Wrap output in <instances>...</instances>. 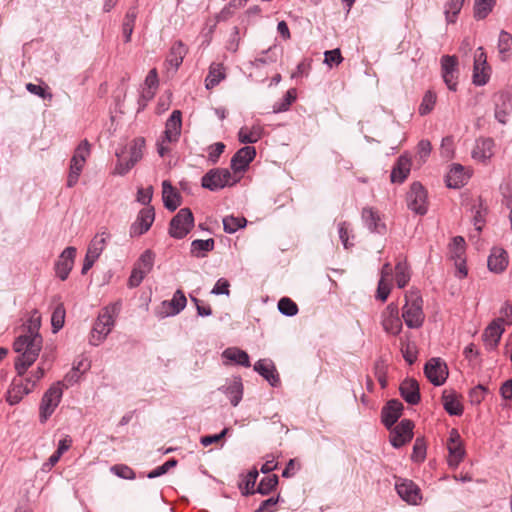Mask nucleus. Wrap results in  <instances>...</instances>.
<instances>
[{
	"label": "nucleus",
	"instance_id": "nucleus-1",
	"mask_svg": "<svg viewBox=\"0 0 512 512\" xmlns=\"http://www.w3.org/2000/svg\"><path fill=\"white\" fill-rule=\"evenodd\" d=\"M41 335L21 333L13 343V349L18 354L14 366L17 374L23 376L27 369L36 361L42 349Z\"/></svg>",
	"mask_w": 512,
	"mask_h": 512
},
{
	"label": "nucleus",
	"instance_id": "nucleus-2",
	"mask_svg": "<svg viewBox=\"0 0 512 512\" xmlns=\"http://www.w3.org/2000/svg\"><path fill=\"white\" fill-rule=\"evenodd\" d=\"M48 368L49 365L47 364L45 355H43L39 366L29 377L23 378V376L17 374V377L13 379L11 387L7 392L6 399L9 404L15 405L19 403L25 395L29 394L36 383L43 378Z\"/></svg>",
	"mask_w": 512,
	"mask_h": 512
},
{
	"label": "nucleus",
	"instance_id": "nucleus-3",
	"mask_svg": "<svg viewBox=\"0 0 512 512\" xmlns=\"http://www.w3.org/2000/svg\"><path fill=\"white\" fill-rule=\"evenodd\" d=\"M117 313L118 307L115 304L100 311L90 332L89 343L91 345L98 346L106 339L115 324Z\"/></svg>",
	"mask_w": 512,
	"mask_h": 512
},
{
	"label": "nucleus",
	"instance_id": "nucleus-4",
	"mask_svg": "<svg viewBox=\"0 0 512 512\" xmlns=\"http://www.w3.org/2000/svg\"><path fill=\"white\" fill-rule=\"evenodd\" d=\"M406 303L402 308V318L408 328L416 329L423 325L425 315L422 309L423 300L418 291L405 295Z\"/></svg>",
	"mask_w": 512,
	"mask_h": 512
},
{
	"label": "nucleus",
	"instance_id": "nucleus-5",
	"mask_svg": "<svg viewBox=\"0 0 512 512\" xmlns=\"http://www.w3.org/2000/svg\"><path fill=\"white\" fill-rule=\"evenodd\" d=\"M145 139L143 137H137L133 139L129 145V159L125 160L123 157L124 151L116 152L118 162L116 164L114 173L118 175L127 174L135 165L138 163L144 153Z\"/></svg>",
	"mask_w": 512,
	"mask_h": 512
},
{
	"label": "nucleus",
	"instance_id": "nucleus-6",
	"mask_svg": "<svg viewBox=\"0 0 512 512\" xmlns=\"http://www.w3.org/2000/svg\"><path fill=\"white\" fill-rule=\"evenodd\" d=\"M90 154V144L87 140L81 141L74 151L70 162V170L67 178V186L73 187L78 182L87 157Z\"/></svg>",
	"mask_w": 512,
	"mask_h": 512
},
{
	"label": "nucleus",
	"instance_id": "nucleus-7",
	"mask_svg": "<svg viewBox=\"0 0 512 512\" xmlns=\"http://www.w3.org/2000/svg\"><path fill=\"white\" fill-rule=\"evenodd\" d=\"M90 154V144L87 140L81 141L74 151L70 162V170L67 178V186L73 187L78 182L87 157Z\"/></svg>",
	"mask_w": 512,
	"mask_h": 512
},
{
	"label": "nucleus",
	"instance_id": "nucleus-8",
	"mask_svg": "<svg viewBox=\"0 0 512 512\" xmlns=\"http://www.w3.org/2000/svg\"><path fill=\"white\" fill-rule=\"evenodd\" d=\"M194 226V217L189 208H182L172 218L169 225V234L176 239L184 238Z\"/></svg>",
	"mask_w": 512,
	"mask_h": 512
},
{
	"label": "nucleus",
	"instance_id": "nucleus-9",
	"mask_svg": "<svg viewBox=\"0 0 512 512\" xmlns=\"http://www.w3.org/2000/svg\"><path fill=\"white\" fill-rule=\"evenodd\" d=\"M238 180L233 179L228 169H211L202 177V187L211 191H217L225 186L234 185Z\"/></svg>",
	"mask_w": 512,
	"mask_h": 512
},
{
	"label": "nucleus",
	"instance_id": "nucleus-10",
	"mask_svg": "<svg viewBox=\"0 0 512 512\" xmlns=\"http://www.w3.org/2000/svg\"><path fill=\"white\" fill-rule=\"evenodd\" d=\"M62 387L60 382L53 384L43 395L40 404V415L39 419L41 423H44L53 414L56 407L59 405L62 398Z\"/></svg>",
	"mask_w": 512,
	"mask_h": 512
},
{
	"label": "nucleus",
	"instance_id": "nucleus-11",
	"mask_svg": "<svg viewBox=\"0 0 512 512\" xmlns=\"http://www.w3.org/2000/svg\"><path fill=\"white\" fill-rule=\"evenodd\" d=\"M155 260V254L151 250H145L136 262L129 277V286L137 287L144 277L152 270Z\"/></svg>",
	"mask_w": 512,
	"mask_h": 512
},
{
	"label": "nucleus",
	"instance_id": "nucleus-12",
	"mask_svg": "<svg viewBox=\"0 0 512 512\" xmlns=\"http://www.w3.org/2000/svg\"><path fill=\"white\" fill-rule=\"evenodd\" d=\"M407 206L410 210L419 215L427 212V194L419 182H414L407 193Z\"/></svg>",
	"mask_w": 512,
	"mask_h": 512
},
{
	"label": "nucleus",
	"instance_id": "nucleus-13",
	"mask_svg": "<svg viewBox=\"0 0 512 512\" xmlns=\"http://www.w3.org/2000/svg\"><path fill=\"white\" fill-rule=\"evenodd\" d=\"M441 75L444 83L451 91L457 90L458 59L456 56L444 55L441 57Z\"/></svg>",
	"mask_w": 512,
	"mask_h": 512
},
{
	"label": "nucleus",
	"instance_id": "nucleus-14",
	"mask_svg": "<svg viewBox=\"0 0 512 512\" xmlns=\"http://www.w3.org/2000/svg\"><path fill=\"white\" fill-rule=\"evenodd\" d=\"M424 374L433 385L440 386L448 377V368L440 358H431L424 366Z\"/></svg>",
	"mask_w": 512,
	"mask_h": 512
},
{
	"label": "nucleus",
	"instance_id": "nucleus-15",
	"mask_svg": "<svg viewBox=\"0 0 512 512\" xmlns=\"http://www.w3.org/2000/svg\"><path fill=\"white\" fill-rule=\"evenodd\" d=\"M383 330L391 335H398L402 330V321L399 317L398 306L390 303L381 313Z\"/></svg>",
	"mask_w": 512,
	"mask_h": 512
},
{
	"label": "nucleus",
	"instance_id": "nucleus-16",
	"mask_svg": "<svg viewBox=\"0 0 512 512\" xmlns=\"http://www.w3.org/2000/svg\"><path fill=\"white\" fill-rule=\"evenodd\" d=\"M490 78V67L487 56L482 47H479L474 56L473 83L477 86L485 85Z\"/></svg>",
	"mask_w": 512,
	"mask_h": 512
},
{
	"label": "nucleus",
	"instance_id": "nucleus-17",
	"mask_svg": "<svg viewBox=\"0 0 512 512\" xmlns=\"http://www.w3.org/2000/svg\"><path fill=\"white\" fill-rule=\"evenodd\" d=\"M395 489L398 495L408 504L417 505L421 500L419 487L411 480L397 479Z\"/></svg>",
	"mask_w": 512,
	"mask_h": 512
},
{
	"label": "nucleus",
	"instance_id": "nucleus-18",
	"mask_svg": "<svg viewBox=\"0 0 512 512\" xmlns=\"http://www.w3.org/2000/svg\"><path fill=\"white\" fill-rule=\"evenodd\" d=\"M414 423L411 420L403 419L391 431L390 443L395 448H400L413 437Z\"/></svg>",
	"mask_w": 512,
	"mask_h": 512
},
{
	"label": "nucleus",
	"instance_id": "nucleus-19",
	"mask_svg": "<svg viewBox=\"0 0 512 512\" xmlns=\"http://www.w3.org/2000/svg\"><path fill=\"white\" fill-rule=\"evenodd\" d=\"M76 252L75 247L69 246L65 248L55 263L56 274L63 281L68 278L73 268Z\"/></svg>",
	"mask_w": 512,
	"mask_h": 512
},
{
	"label": "nucleus",
	"instance_id": "nucleus-20",
	"mask_svg": "<svg viewBox=\"0 0 512 512\" xmlns=\"http://www.w3.org/2000/svg\"><path fill=\"white\" fill-rule=\"evenodd\" d=\"M155 219V211L154 208L149 206L140 210L136 221L132 224L130 228V235L140 236L146 233L150 227L152 226Z\"/></svg>",
	"mask_w": 512,
	"mask_h": 512
},
{
	"label": "nucleus",
	"instance_id": "nucleus-21",
	"mask_svg": "<svg viewBox=\"0 0 512 512\" xmlns=\"http://www.w3.org/2000/svg\"><path fill=\"white\" fill-rule=\"evenodd\" d=\"M255 156L256 150L252 146H245L239 149L231 159V169L234 173L246 171Z\"/></svg>",
	"mask_w": 512,
	"mask_h": 512
},
{
	"label": "nucleus",
	"instance_id": "nucleus-22",
	"mask_svg": "<svg viewBox=\"0 0 512 512\" xmlns=\"http://www.w3.org/2000/svg\"><path fill=\"white\" fill-rule=\"evenodd\" d=\"M447 448L449 451V464L451 466H457L462 461L465 451L460 434L456 429L450 431Z\"/></svg>",
	"mask_w": 512,
	"mask_h": 512
},
{
	"label": "nucleus",
	"instance_id": "nucleus-23",
	"mask_svg": "<svg viewBox=\"0 0 512 512\" xmlns=\"http://www.w3.org/2000/svg\"><path fill=\"white\" fill-rule=\"evenodd\" d=\"M504 331L503 319H495L485 328L482 339L489 350L498 346Z\"/></svg>",
	"mask_w": 512,
	"mask_h": 512
},
{
	"label": "nucleus",
	"instance_id": "nucleus-24",
	"mask_svg": "<svg viewBox=\"0 0 512 512\" xmlns=\"http://www.w3.org/2000/svg\"><path fill=\"white\" fill-rule=\"evenodd\" d=\"M403 404L397 400L392 399L383 407L381 418L383 424L390 429L400 418L403 411Z\"/></svg>",
	"mask_w": 512,
	"mask_h": 512
},
{
	"label": "nucleus",
	"instance_id": "nucleus-25",
	"mask_svg": "<svg viewBox=\"0 0 512 512\" xmlns=\"http://www.w3.org/2000/svg\"><path fill=\"white\" fill-rule=\"evenodd\" d=\"M182 127V113L180 110H174L166 121L164 139L167 142L178 140Z\"/></svg>",
	"mask_w": 512,
	"mask_h": 512
},
{
	"label": "nucleus",
	"instance_id": "nucleus-26",
	"mask_svg": "<svg viewBox=\"0 0 512 512\" xmlns=\"http://www.w3.org/2000/svg\"><path fill=\"white\" fill-rule=\"evenodd\" d=\"M400 394L410 405H416L420 402L419 384L415 379L407 378L400 384Z\"/></svg>",
	"mask_w": 512,
	"mask_h": 512
},
{
	"label": "nucleus",
	"instance_id": "nucleus-27",
	"mask_svg": "<svg viewBox=\"0 0 512 512\" xmlns=\"http://www.w3.org/2000/svg\"><path fill=\"white\" fill-rule=\"evenodd\" d=\"M254 370L265 378L271 386L276 387L279 385L280 378L272 361L267 359L258 360L254 364Z\"/></svg>",
	"mask_w": 512,
	"mask_h": 512
},
{
	"label": "nucleus",
	"instance_id": "nucleus-28",
	"mask_svg": "<svg viewBox=\"0 0 512 512\" xmlns=\"http://www.w3.org/2000/svg\"><path fill=\"white\" fill-rule=\"evenodd\" d=\"M512 111V95L508 92H502L497 96L495 102V118L501 124L507 122V116Z\"/></svg>",
	"mask_w": 512,
	"mask_h": 512
},
{
	"label": "nucleus",
	"instance_id": "nucleus-29",
	"mask_svg": "<svg viewBox=\"0 0 512 512\" xmlns=\"http://www.w3.org/2000/svg\"><path fill=\"white\" fill-rule=\"evenodd\" d=\"M162 199L169 211H175L181 205L180 194L168 180L162 182Z\"/></svg>",
	"mask_w": 512,
	"mask_h": 512
},
{
	"label": "nucleus",
	"instance_id": "nucleus-30",
	"mask_svg": "<svg viewBox=\"0 0 512 512\" xmlns=\"http://www.w3.org/2000/svg\"><path fill=\"white\" fill-rule=\"evenodd\" d=\"M187 53V46L181 40H177L172 44L169 50L166 63L172 67L174 71H177Z\"/></svg>",
	"mask_w": 512,
	"mask_h": 512
},
{
	"label": "nucleus",
	"instance_id": "nucleus-31",
	"mask_svg": "<svg viewBox=\"0 0 512 512\" xmlns=\"http://www.w3.org/2000/svg\"><path fill=\"white\" fill-rule=\"evenodd\" d=\"M362 220L365 226L371 231L378 234H383L386 230L385 224L381 221V218L377 211L372 208H364L362 210Z\"/></svg>",
	"mask_w": 512,
	"mask_h": 512
},
{
	"label": "nucleus",
	"instance_id": "nucleus-32",
	"mask_svg": "<svg viewBox=\"0 0 512 512\" xmlns=\"http://www.w3.org/2000/svg\"><path fill=\"white\" fill-rule=\"evenodd\" d=\"M488 268L495 273L503 272L508 265L507 252L501 248H494L488 257Z\"/></svg>",
	"mask_w": 512,
	"mask_h": 512
},
{
	"label": "nucleus",
	"instance_id": "nucleus-33",
	"mask_svg": "<svg viewBox=\"0 0 512 512\" xmlns=\"http://www.w3.org/2000/svg\"><path fill=\"white\" fill-rule=\"evenodd\" d=\"M411 168V159L406 155L398 158L395 166L392 169L390 178L393 183H402L409 175Z\"/></svg>",
	"mask_w": 512,
	"mask_h": 512
},
{
	"label": "nucleus",
	"instance_id": "nucleus-34",
	"mask_svg": "<svg viewBox=\"0 0 512 512\" xmlns=\"http://www.w3.org/2000/svg\"><path fill=\"white\" fill-rule=\"evenodd\" d=\"M111 235L106 228H102L99 233H97L94 238L91 240L87 253L91 255L92 258H99L102 251L105 249L107 241L110 239Z\"/></svg>",
	"mask_w": 512,
	"mask_h": 512
},
{
	"label": "nucleus",
	"instance_id": "nucleus-35",
	"mask_svg": "<svg viewBox=\"0 0 512 512\" xmlns=\"http://www.w3.org/2000/svg\"><path fill=\"white\" fill-rule=\"evenodd\" d=\"M494 142L490 138L479 139L476 141L475 147L472 150L473 159L485 162L493 155Z\"/></svg>",
	"mask_w": 512,
	"mask_h": 512
},
{
	"label": "nucleus",
	"instance_id": "nucleus-36",
	"mask_svg": "<svg viewBox=\"0 0 512 512\" xmlns=\"http://www.w3.org/2000/svg\"><path fill=\"white\" fill-rule=\"evenodd\" d=\"M186 304L187 299L184 292L181 289L175 291L171 300L162 302V306L164 308H167V315L179 314L186 307Z\"/></svg>",
	"mask_w": 512,
	"mask_h": 512
},
{
	"label": "nucleus",
	"instance_id": "nucleus-37",
	"mask_svg": "<svg viewBox=\"0 0 512 512\" xmlns=\"http://www.w3.org/2000/svg\"><path fill=\"white\" fill-rule=\"evenodd\" d=\"M469 176L460 164H454L446 176L447 186L450 188H460L467 182Z\"/></svg>",
	"mask_w": 512,
	"mask_h": 512
},
{
	"label": "nucleus",
	"instance_id": "nucleus-38",
	"mask_svg": "<svg viewBox=\"0 0 512 512\" xmlns=\"http://www.w3.org/2000/svg\"><path fill=\"white\" fill-rule=\"evenodd\" d=\"M442 402L445 411L449 415L460 416L463 413V406L458 400L454 392L444 391L442 395Z\"/></svg>",
	"mask_w": 512,
	"mask_h": 512
},
{
	"label": "nucleus",
	"instance_id": "nucleus-39",
	"mask_svg": "<svg viewBox=\"0 0 512 512\" xmlns=\"http://www.w3.org/2000/svg\"><path fill=\"white\" fill-rule=\"evenodd\" d=\"M222 357L244 367H250L251 365L248 354L237 347L226 348L222 353Z\"/></svg>",
	"mask_w": 512,
	"mask_h": 512
},
{
	"label": "nucleus",
	"instance_id": "nucleus-40",
	"mask_svg": "<svg viewBox=\"0 0 512 512\" xmlns=\"http://www.w3.org/2000/svg\"><path fill=\"white\" fill-rule=\"evenodd\" d=\"M224 66L220 63H213L209 68V73L205 79L207 89L217 86L225 78Z\"/></svg>",
	"mask_w": 512,
	"mask_h": 512
},
{
	"label": "nucleus",
	"instance_id": "nucleus-41",
	"mask_svg": "<svg viewBox=\"0 0 512 512\" xmlns=\"http://www.w3.org/2000/svg\"><path fill=\"white\" fill-rule=\"evenodd\" d=\"M262 137V128L254 125L251 129L242 127L238 132V140L244 144L256 143Z\"/></svg>",
	"mask_w": 512,
	"mask_h": 512
},
{
	"label": "nucleus",
	"instance_id": "nucleus-42",
	"mask_svg": "<svg viewBox=\"0 0 512 512\" xmlns=\"http://www.w3.org/2000/svg\"><path fill=\"white\" fill-rule=\"evenodd\" d=\"M465 0H447L444 6V14L447 24H454L457 20Z\"/></svg>",
	"mask_w": 512,
	"mask_h": 512
},
{
	"label": "nucleus",
	"instance_id": "nucleus-43",
	"mask_svg": "<svg viewBox=\"0 0 512 512\" xmlns=\"http://www.w3.org/2000/svg\"><path fill=\"white\" fill-rule=\"evenodd\" d=\"M496 0H475L474 18L477 20L485 19L493 10Z\"/></svg>",
	"mask_w": 512,
	"mask_h": 512
},
{
	"label": "nucleus",
	"instance_id": "nucleus-44",
	"mask_svg": "<svg viewBox=\"0 0 512 512\" xmlns=\"http://www.w3.org/2000/svg\"><path fill=\"white\" fill-rule=\"evenodd\" d=\"M214 239L209 238L206 240L196 239L191 243V253L196 257H204L207 252L214 249Z\"/></svg>",
	"mask_w": 512,
	"mask_h": 512
},
{
	"label": "nucleus",
	"instance_id": "nucleus-45",
	"mask_svg": "<svg viewBox=\"0 0 512 512\" xmlns=\"http://www.w3.org/2000/svg\"><path fill=\"white\" fill-rule=\"evenodd\" d=\"M498 49L502 60H506L512 53V35L504 30L499 34Z\"/></svg>",
	"mask_w": 512,
	"mask_h": 512
},
{
	"label": "nucleus",
	"instance_id": "nucleus-46",
	"mask_svg": "<svg viewBox=\"0 0 512 512\" xmlns=\"http://www.w3.org/2000/svg\"><path fill=\"white\" fill-rule=\"evenodd\" d=\"M41 315L37 310H33L27 322L23 325V332L29 335H40Z\"/></svg>",
	"mask_w": 512,
	"mask_h": 512
},
{
	"label": "nucleus",
	"instance_id": "nucleus-47",
	"mask_svg": "<svg viewBox=\"0 0 512 512\" xmlns=\"http://www.w3.org/2000/svg\"><path fill=\"white\" fill-rule=\"evenodd\" d=\"M247 220L244 217L226 216L223 218V229L226 233L233 234L240 228H244Z\"/></svg>",
	"mask_w": 512,
	"mask_h": 512
},
{
	"label": "nucleus",
	"instance_id": "nucleus-48",
	"mask_svg": "<svg viewBox=\"0 0 512 512\" xmlns=\"http://www.w3.org/2000/svg\"><path fill=\"white\" fill-rule=\"evenodd\" d=\"M136 17L137 10L134 7L130 8L125 15L123 21V35L125 38V42H129L131 40V35L133 33Z\"/></svg>",
	"mask_w": 512,
	"mask_h": 512
},
{
	"label": "nucleus",
	"instance_id": "nucleus-49",
	"mask_svg": "<svg viewBox=\"0 0 512 512\" xmlns=\"http://www.w3.org/2000/svg\"><path fill=\"white\" fill-rule=\"evenodd\" d=\"M395 272L397 286L402 289L410 280V272L406 261H399L395 266Z\"/></svg>",
	"mask_w": 512,
	"mask_h": 512
},
{
	"label": "nucleus",
	"instance_id": "nucleus-50",
	"mask_svg": "<svg viewBox=\"0 0 512 512\" xmlns=\"http://www.w3.org/2000/svg\"><path fill=\"white\" fill-rule=\"evenodd\" d=\"M436 99L437 96L435 92L428 90L422 98L421 104L418 109L419 114L421 116L429 114L434 109Z\"/></svg>",
	"mask_w": 512,
	"mask_h": 512
},
{
	"label": "nucleus",
	"instance_id": "nucleus-51",
	"mask_svg": "<svg viewBox=\"0 0 512 512\" xmlns=\"http://www.w3.org/2000/svg\"><path fill=\"white\" fill-rule=\"evenodd\" d=\"M277 485L278 476L275 474L269 475L261 479L256 491L262 495H267L274 490Z\"/></svg>",
	"mask_w": 512,
	"mask_h": 512
},
{
	"label": "nucleus",
	"instance_id": "nucleus-52",
	"mask_svg": "<svg viewBox=\"0 0 512 512\" xmlns=\"http://www.w3.org/2000/svg\"><path fill=\"white\" fill-rule=\"evenodd\" d=\"M226 394L230 400V403L233 406H237L242 399V383L239 381H234L227 387Z\"/></svg>",
	"mask_w": 512,
	"mask_h": 512
},
{
	"label": "nucleus",
	"instance_id": "nucleus-53",
	"mask_svg": "<svg viewBox=\"0 0 512 512\" xmlns=\"http://www.w3.org/2000/svg\"><path fill=\"white\" fill-rule=\"evenodd\" d=\"M278 310L281 314L291 317L298 313V306L290 298L283 297L278 302Z\"/></svg>",
	"mask_w": 512,
	"mask_h": 512
},
{
	"label": "nucleus",
	"instance_id": "nucleus-54",
	"mask_svg": "<svg viewBox=\"0 0 512 512\" xmlns=\"http://www.w3.org/2000/svg\"><path fill=\"white\" fill-rule=\"evenodd\" d=\"M64 321H65V308H64L63 304L60 303L55 307V309L52 313V316H51V324L53 327V331L54 332L59 331L63 327Z\"/></svg>",
	"mask_w": 512,
	"mask_h": 512
},
{
	"label": "nucleus",
	"instance_id": "nucleus-55",
	"mask_svg": "<svg viewBox=\"0 0 512 512\" xmlns=\"http://www.w3.org/2000/svg\"><path fill=\"white\" fill-rule=\"evenodd\" d=\"M296 99V91L295 89H289L284 95L283 99L280 102H277L273 106V112L279 113L287 111L292 104V102Z\"/></svg>",
	"mask_w": 512,
	"mask_h": 512
},
{
	"label": "nucleus",
	"instance_id": "nucleus-56",
	"mask_svg": "<svg viewBox=\"0 0 512 512\" xmlns=\"http://www.w3.org/2000/svg\"><path fill=\"white\" fill-rule=\"evenodd\" d=\"M257 477H258L257 470L250 471L246 475L245 481H244V486H242V484H240V489H241L243 495L247 496V495H251V494L255 493L254 486H255Z\"/></svg>",
	"mask_w": 512,
	"mask_h": 512
},
{
	"label": "nucleus",
	"instance_id": "nucleus-57",
	"mask_svg": "<svg viewBox=\"0 0 512 512\" xmlns=\"http://www.w3.org/2000/svg\"><path fill=\"white\" fill-rule=\"evenodd\" d=\"M110 471L113 474H115L116 476H118L120 478H123V479H127V480H132V479H135V477H136L135 472L133 471V469L131 467H129L128 465H125V464L113 465L110 468Z\"/></svg>",
	"mask_w": 512,
	"mask_h": 512
},
{
	"label": "nucleus",
	"instance_id": "nucleus-58",
	"mask_svg": "<svg viewBox=\"0 0 512 512\" xmlns=\"http://www.w3.org/2000/svg\"><path fill=\"white\" fill-rule=\"evenodd\" d=\"M426 456V445L423 439L417 438L413 445L411 458L415 462H421Z\"/></svg>",
	"mask_w": 512,
	"mask_h": 512
},
{
	"label": "nucleus",
	"instance_id": "nucleus-59",
	"mask_svg": "<svg viewBox=\"0 0 512 512\" xmlns=\"http://www.w3.org/2000/svg\"><path fill=\"white\" fill-rule=\"evenodd\" d=\"M177 465V460L175 459H169L164 464L158 466L157 468L153 469L147 474V477L149 479L157 478L161 475H164L167 473L171 468L175 467Z\"/></svg>",
	"mask_w": 512,
	"mask_h": 512
},
{
	"label": "nucleus",
	"instance_id": "nucleus-60",
	"mask_svg": "<svg viewBox=\"0 0 512 512\" xmlns=\"http://www.w3.org/2000/svg\"><path fill=\"white\" fill-rule=\"evenodd\" d=\"M338 233L339 238L344 246V248L348 249L353 246V243L349 242V233H350V224L343 221L338 224Z\"/></svg>",
	"mask_w": 512,
	"mask_h": 512
},
{
	"label": "nucleus",
	"instance_id": "nucleus-61",
	"mask_svg": "<svg viewBox=\"0 0 512 512\" xmlns=\"http://www.w3.org/2000/svg\"><path fill=\"white\" fill-rule=\"evenodd\" d=\"M26 89L31 94L37 95V96H39L42 99L51 100L52 97H53V95L50 92L47 91V88L43 87L41 85H36V84H33V83H27L26 84Z\"/></svg>",
	"mask_w": 512,
	"mask_h": 512
},
{
	"label": "nucleus",
	"instance_id": "nucleus-62",
	"mask_svg": "<svg viewBox=\"0 0 512 512\" xmlns=\"http://www.w3.org/2000/svg\"><path fill=\"white\" fill-rule=\"evenodd\" d=\"M391 291V281L380 279L378 282L376 298L382 302L386 301Z\"/></svg>",
	"mask_w": 512,
	"mask_h": 512
},
{
	"label": "nucleus",
	"instance_id": "nucleus-63",
	"mask_svg": "<svg viewBox=\"0 0 512 512\" xmlns=\"http://www.w3.org/2000/svg\"><path fill=\"white\" fill-rule=\"evenodd\" d=\"M324 62L330 67L333 65H339L343 61L340 49L328 50L324 53Z\"/></svg>",
	"mask_w": 512,
	"mask_h": 512
},
{
	"label": "nucleus",
	"instance_id": "nucleus-64",
	"mask_svg": "<svg viewBox=\"0 0 512 512\" xmlns=\"http://www.w3.org/2000/svg\"><path fill=\"white\" fill-rule=\"evenodd\" d=\"M488 392V389L483 385H477L473 389H471L469 393L470 402L472 404H480L484 399V395Z\"/></svg>",
	"mask_w": 512,
	"mask_h": 512
}]
</instances>
